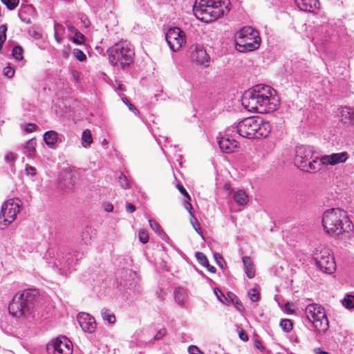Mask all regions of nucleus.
I'll return each instance as SVG.
<instances>
[{"mask_svg": "<svg viewBox=\"0 0 354 354\" xmlns=\"http://www.w3.org/2000/svg\"><path fill=\"white\" fill-rule=\"evenodd\" d=\"M280 326L283 331L288 333L292 330L293 324L290 319H284L281 321Z\"/></svg>", "mask_w": 354, "mask_h": 354, "instance_id": "28", "label": "nucleus"}, {"mask_svg": "<svg viewBox=\"0 0 354 354\" xmlns=\"http://www.w3.org/2000/svg\"><path fill=\"white\" fill-rule=\"evenodd\" d=\"M352 124H354V113H353V122Z\"/></svg>", "mask_w": 354, "mask_h": 354, "instance_id": "58", "label": "nucleus"}, {"mask_svg": "<svg viewBox=\"0 0 354 354\" xmlns=\"http://www.w3.org/2000/svg\"><path fill=\"white\" fill-rule=\"evenodd\" d=\"M126 211L129 213H133L136 211V206L131 203H128L126 205Z\"/></svg>", "mask_w": 354, "mask_h": 354, "instance_id": "48", "label": "nucleus"}, {"mask_svg": "<svg viewBox=\"0 0 354 354\" xmlns=\"http://www.w3.org/2000/svg\"><path fill=\"white\" fill-rule=\"evenodd\" d=\"M174 297L178 304L183 306L186 302L187 294L184 289L181 288H177L174 290Z\"/></svg>", "mask_w": 354, "mask_h": 354, "instance_id": "23", "label": "nucleus"}, {"mask_svg": "<svg viewBox=\"0 0 354 354\" xmlns=\"http://www.w3.org/2000/svg\"><path fill=\"white\" fill-rule=\"evenodd\" d=\"M58 134L54 131H48L44 135V140L45 143L49 146H53L57 140Z\"/></svg>", "mask_w": 354, "mask_h": 354, "instance_id": "24", "label": "nucleus"}, {"mask_svg": "<svg viewBox=\"0 0 354 354\" xmlns=\"http://www.w3.org/2000/svg\"><path fill=\"white\" fill-rule=\"evenodd\" d=\"M6 31L7 26L6 25L0 26V41L5 42L6 39Z\"/></svg>", "mask_w": 354, "mask_h": 354, "instance_id": "38", "label": "nucleus"}, {"mask_svg": "<svg viewBox=\"0 0 354 354\" xmlns=\"http://www.w3.org/2000/svg\"><path fill=\"white\" fill-rule=\"evenodd\" d=\"M67 28L69 32H73L74 34L76 31H78L73 26L71 25H68Z\"/></svg>", "mask_w": 354, "mask_h": 354, "instance_id": "54", "label": "nucleus"}, {"mask_svg": "<svg viewBox=\"0 0 354 354\" xmlns=\"http://www.w3.org/2000/svg\"><path fill=\"white\" fill-rule=\"evenodd\" d=\"M77 322L84 332L93 333L96 328V322L93 317L86 313H80L77 317Z\"/></svg>", "mask_w": 354, "mask_h": 354, "instance_id": "15", "label": "nucleus"}, {"mask_svg": "<svg viewBox=\"0 0 354 354\" xmlns=\"http://www.w3.org/2000/svg\"><path fill=\"white\" fill-rule=\"evenodd\" d=\"M274 91L267 85H257L245 93L242 104L248 111L259 113H270L279 106Z\"/></svg>", "mask_w": 354, "mask_h": 354, "instance_id": "1", "label": "nucleus"}, {"mask_svg": "<svg viewBox=\"0 0 354 354\" xmlns=\"http://www.w3.org/2000/svg\"><path fill=\"white\" fill-rule=\"evenodd\" d=\"M55 38L58 43L62 42V39L57 37V34L56 32H55Z\"/></svg>", "mask_w": 354, "mask_h": 354, "instance_id": "55", "label": "nucleus"}, {"mask_svg": "<svg viewBox=\"0 0 354 354\" xmlns=\"http://www.w3.org/2000/svg\"><path fill=\"white\" fill-rule=\"evenodd\" d=\"M4 42L0 41V53H2V48Z\"/></svg>", "mask_w": 354, "mask_h": 354, "instance_id": "56", "label": "nucleus"}, {"mask_svg": "<svg viewBox=\"0 0 354 354\" xmlns=\"http://www.w3.org/2000/svg\"><path fill=\"white\" fill-rule=\"evenodd\" d=\"M103 319L108 321L109 324H114L115 322V316L111 313V310L107 308H104L101 312Z\"/></svg>", "mask_w": 354, "mask_h": 354, "instance_id": "26", "label": "nucleus"}, {"mask_svg": "<svg viewBox=\"0 0 354 354\" xmlns=\"http://www.w3.org/2000/svg\"><path fill=\"white\" fill-rule=\"evenodd\" d=\"M189 352L191 354H203L199 348L196 346H191L189 347Z\"/></svg>", "mask_w": 354, "mask_h": 354, "instance_id": "47", "label": "nucleus"}, {"mask_svg": "<svg viewBox=\"0 0 354 354\" xmlns=\"http://www.w3.org/2000/svg\"><path fill=\"white\" fill-rule=\"evenodd\" d=\"M314 352L315 354H330L326 351H322L320 348H316L314 349Z\"/></svg>", "mask_w": 354, "mask_h": 354, "instance_id": "51", "label": "nucleus"}, {"mask_svg": "<svg viewBox=\"0 0 354 354\" xmlns=\"http://www.w3.org/2000/svg\"><path fill=\"white\" fill-rule=\"evenodd\" d=\"M105 210L108 212H111L113 210V205L111 203H108L105 206Z\"/></svg>", "mask_w": 354, "mask_h": 354, "instance_id": "52", "label": "nucleus"}, {"mask_svg": "<svg viewBox=\"0 0 354 354\" xmlns=\"http://www.w3.org/2000/svg\"><path fill=\"white\" fill-rule=\"evenodd\" d=\"M122 102H123L124 104H126L128 106V107H129V110H131V111H133L134 113H139V111H138V110L136 109V107L133 104H131V103L128 100V99H127V97H123V98L122 99Z\"/></svg>", "mask_w": 354, "mask_h": 354, "instance_id": "39", "label": "nucleus"}, {"mask_svg": "<svg viewBox=\"0 0 354 354\" xmlns=\"http://www.w3.org/2000/svg\"><path fill=\"white\" fill-rule=\"evenodd\" d=\"M73 54L74 57L80 62H83L86 59V55L78 48H75L73 50Z\"/></svg>", "mask_w": 354, "mask_h": 354, "instance_id": "34", "label": "nucleus"}, {"mask_svg": "<svg viewBox=\"0 0 354 354\" xmlns=\"http://www.w3.org/2000/svg\"><path fill=\"white\" fill-rule=\"evenodd\" d=\"M12 56L17 60H21L24 57V50L20 46H16L12 51Z\"/></svg>", "mask_w": 354, "mask_h": 354, "instance_id": "29", "label": "nucleus"}, {"mask_svg": "<svg viewBox=\"0 0 354 354\" xmlns=\"http://www.w3.org/2000/svg\"><path fill=\"white\" fill-rule=\"evenodd\" d=\"M237 142L235 140H231L228 136L222 137L218 140V145L221 151L224 153H233L237 147Z\"/></svg>", "mask_w": 354, "mask_h": 354, "instance_id": "17", "label": "nucleus"}, {"mask_svg": "<svg viewBox=\"0 0 354 354\" xmlns=\"http://www.w3.org/2000/svg\"><path fill=\"white\" fill-rule=\"evenodd\" d=\"M37 126L32 123H28L25 127V131L26 133H32L36 130Z\"/></svg>", "mask_w": 354, "mask_h": 354, "instance_id": "44", "label": "nucleus"}, {"mask_svg": "<svg viewBox=\"0 0 354 354\" xmlns=\"http://www.w3.org/2000/svg\"><path fill=\"white\" fill-rule=\"evenodd\" d=\"M305 313L317 332L321 333L328 330L329 322L324 307L317 304H310L306 307Z\"/></svg>", "mask_w": 354, "mask_h": 354, "instance_id": "8", "label": "nucleus"}, {"mask_svg": "<svg viewBox=\"0 0 354 354\" xmlns=\"http://www.w3.org/2000/svg\"><path fill=\"white\" fill-rule=\"evenodd\" d=\"M259 32L250 26H245L236 34V47L240 52H250L260 46Z\"/></svg>", "mask_w": 354, "mask_h": 354, "instance_id": "6", "label": "nucleus"}, {"mask_svg": "<svg viewBox=\"0 0 354 354\" xmlns=\"http://www.w3.org/2000/svg\"><path fill=\"white\" fill-rule=\"evenodd\" d=\"M35 291L25 290L19 296H15L9 304L8 310L12 315L20 317L33 308Z\"/></svg>", "mask_w": 354, "mask_h": 354, "instance_id": "7", "label": "nucleus"}, {"mask_svg": "<svg viewBox=\"0 0 354 354\" xmlns=\"http://www.w3.org/2000/svg\"><path fill=\"white\" fill-rule=\"evenodd\" d=\"M196 259L201 266H209V261L206 257V256L201 252H197L196 253Z\"/></svg>", "mask_w": 354, "mask_h": 354, "instance_id": "30", "label": "nucleus"}, {"mask_svg": "<svg viewBox=\"0 0 354 354\" xmlns=\"http://www.w3.org/2000/svg\"><path fill=\"white\" fill-rule=\"evenodd\" d=\"M322 226L324 232L330 236L348 233L353 229L352 222L347 213L339 208H330L324 212Z\"/></svg>", "mask_w": 354, "mask_h": 354, "instance_id": "2", "label": "nucleus"}, {"mask_svg": "<svg viewBox=\"0 0 354 354\" xmlns=\"http://www.w3.org/2000/svg\"><path fill=\"white\" fill-rule=\"evenodd\" d=\"M342 304L346 308H354V296L347 295L344 297Z\"/></svg>", "mask_w": 354, "mask_h": 354, "instance_id": "31", "label": "nucleus"}, {"mask_svg": "<svg viewBox=\"0 0 354 354\" xmlns=\"http://www.w3.org/2000/svg\"><path fill=\"white\" fill-rule=\"evenodd\" d=\"M150 227L155 231L159 232L161 230V227L159 225L158 223H157L156 221L150 219L149 221Z\"/></svg>", "mask_w": 354, "mask_h": 354, "instance_id": "40", "label": "nucleus"}, {"mask_svg": "<svg viewBox=\"0 0 354 354\" xmlns=\"http://www.w3.org/2000/svg\"><path fill=\"white\" fill-rule=\"evenodd\" d=\"M176 188L178 189V191L183 195L185 196L186 199H185V202L187 203H188L189 205V206L192 207V205L191 203H189L190 200H191V198H190V196L189 195V194L187 193V192L186 191V189L184 188V187L180 184V183H178L176 185Z\"/></svg>", "mask_w": 354, "mask_h": 354, "instance_id": "33", "label": "nucleus"}, {"mask_svg": "<svg viewBox=\"0 0 354 354\" xmlns=\"http://www.w3.org/2000/svg\"><path fill=\"white\" fill-rule=\"evenodd\" d=\"M236 129L239 136L248 139L266 138L271 131L268 122L254 116L243 119L236 126Z\"/></svg>", "mask_w": 354, "mask_h": 354, "instance_id": "4", "label": "nucleus"}, {"mask_svg": "<svg viewBox=\"0 0 354 354\" xmlns=\"http://www.w3.org/2000/svg\"><path fill=\"white\" fill-rule=\"evenodd\" d=\"M167 334V330L165 328H161L160 329L157 333L156 334V335L154 336V339H161L162 337H164L165 335Z\"/></svg>", "mask_w": 354, "mask_h": 354, "instance_id": "43", "label": "nucleus"}, {"mask_svg": "<svg viewBox=\"0 0 354 354\" xmlns=\"http://www.w3.org/2000/svg\"><path fill=\"white\" fill-rule=\"evenodd\" d=\"M230 1H194L193 12L197 19L208 23L216 20L230 9Z\"/></svg>", "mask_w": 354, "mask_h": 354, "instance_id": "3", "label": "nucleus"}, {"mask_svg": "<svg viewBox=\"0 0 354 354\" xmlns=\"http://www.w3.org/2000/svg\"><path fill=\"white\" fill-rule=\"evenodd\" d=\"M254 346L257 348L261 350V351H263L265 349V347L263 346L261 342L259 340H256L254 342Z\"/></svg>", "mask_w": 354, "mask_h": 354, "instance_id": "50", "label": "nucleus"}, {"mask_svg": "<svg viewBox=\"0 0 354 354\" xmlns=\"http://www.w3.org/2000/svg\"><path fill=\"white\" fill-rule=\"evenodd\" d=\"M313 148L308 145H299L296 147L295 165L301 170L315 173L321 169L318 157L313 158Z\"/></svg>", "mask_w": 354, "mask_h": 354, "instance_id": "5", "label": "nucleus"}, {"mask_svg": "<svg viewBox=\"0 0 354 354\" xmlns=\"http://www.w3.org/2000/svg\"><path fill=\"white\" fill-rule=\"evenodd\" d=\"M242 261L245 267V272L249 279H252L255 276V267L254 262L250 257H243Z\"/></svg>", "mask_w": 354, "mask_h": 354, "instance_id": "20", "label": "nucleus"}, {"mask_svg": "<svg viewBox=\"0 0 354 354\" xmlns=\"http://www.w3.org/2000/svg\"><path fill=\"white\" fill-rule=\"evenodd\" d=\"M297 8L302 11L317 13L320 8L319 1H295Z\"/></svg>", "mask_w": 354, "mask_h": 354, "instance_id": "18", "label": "nucleus"}, {"mask_svg": "<svg viewBox=\"0 0 354 354\" xmlns=\"http://www.w3.org/2000/svg\"><path fill=\"white\" fill-rule=\"evenodd\" d=\"M234 201L241 206L245 205L248 203V196L243 190L239 189L233 195Z\"/></svg>", "mask_w": 354, "mask_h": 354, "instance_id": "21", "label": "nucleus"}, {"mask_svg": "<svg viewBox=\"0 0 354 354\" xmlns=\"http://www.w3.org/2000/svg\"><path fill=\"white\" fill-rule=\"evenodd\" d=\"M72 41L77 44H82L84 43L85 37L82 33L76 31L74 34Z\"/></svg>", "mask_w": 354, "mask_h": 354, "instance_id": "32", "label": "nucleus"}, {"mask_svg": "<svg viewBox=\"0 0 354 354\" xmlns=\"http://www.w3.org/2000/svg\"><path fill=\"white\" fill-rule=\"evenodd\" d=\"M5 159L8 162H14L15 160V156L13 153L9 152L6 155Z\"/></svg>", "mask_w": 354, "mask_h": 354, "instance_id": "49", "label": "nucleus"}, {"mask_svg": "<svg viewBox=\"0 0 354 354\" xmlns=\"http://www.w3.org/2000/svg\"><path fill=\"white\" fill-rule=\"evenodd\" d=\"M207 270L212 272V273H215L216 272V268L213 266H211L209 263V266H205Z\"/></svg>", "mask_w": 354, "mask_h": 354, "instance_id": "53", "label": "nucleus"}, {"mask_svg": "<svg viewBox=\"0 0 354 354\" xmlns=\"http://www.w3.org/2000/svg\"><path fill=\"white\" fill-rule=\"evenodd\" d=\"M239 329V336L241 339H242L244 342H246L248 340V336L245 332V330L241 328V327H238Z\"/></svg>", "mask_w": 354, "mask_h": 354, "instance_id": "42", "label": "nucleus"}, {"mask_svg": "<svg viewBox=\"0 0 354 354\" xmlns=\"http://www.w3.org/2000/svg\"><path fill=\"white\" fill-rule=\"evenodd\" d=\"M3 74L6 77L11 78L15 74V70L10 66H6L3 70Z\"/></svg>", "mask_w": 354, "mask_h": 354, "instance_id": "37", "label": "nucleus"}, {"mask_svg": "<svg viewBox=\"0 0 354 354\" xmlns=\"http://www.w3.org/2000/svg\"><path fill=\"white\" fill-rule=\"evenodd\" d=\"M26 173L27 175L35 176L37 174V169L32 166H27L26 167Z\"/></svg>", "mask_w": 354, "mask_h": 354, "instance_id": "45", "label": "nucleus"}, {"mask_svg": "<svg viewBox=\"0 0 354 354\" xmlns=\"http://www.w3.org/2000/svg\"><path fill=\"white\" fill-rule=\"evenodd\" d=\"M37 142L35 138L27 141L24 145L25 153L29 158H33L36 153Z\"/></svg>", "mask_w": 354, "mask_h": 354, "instance_id": "22", "label": "nucleus"}, {"mask_svg": "<svg viewBox=\"0 0 354 354\" xmlns=\"http://www.w3.org/2000/svg\"><path fill=\"white\" fill-rule=\"evenodd\" d=\"M117 180L118 183L120 184V186L122 189H126L130 187L127 178L122 173L120 172L118 174V176H117Z\"/></svg>", "mask_w": 354, "mask_h": 354, "instance_id": "27", "label": "nucleus"}, {"mask_svg": "<svg viewBox=\"0 0 354 354\" xmlns=\"http://www.w3.org/2000/svg\"><path fill=\"white\" fill-rule=\"evenodd\" d=\"M192 60L197 65L208 66L210 57L202 47L196 46L191 55Z\"/></svg>", "mask_w": 354, "mask_h": 354, "instance_id": "16", "label": "nucleus"}, {"mask_svg": "<svg viewBox=\"0 0 354 354\" xmlns=\"http://www.w3.org/2000/svg\"><path fill=\"white\" fill-rule=\"evenodd\" d=\"M118 89L123 90V85L122 84H119Z\"/></svg>", "mask_w": 354, "mask_h": 354, "instance_id": "57", "label": "nucleus"}, {"mask_svg": "<svg viewBox=\"0 0 354 354\" xmlns=\"http://www.w3.org/2000/svg\"><path fill=\"white\" fill-rule=\"evenodd\" d=\"M248 296L253 302L257 301L259 299V292L255 288H252L249 291Z\"/></svg>", "mask_w": 354, "mask_h": 354, "instance_id": "36", "label": "nucleus"}, {"mask_svg": "<svg viewBox=\"0 0 354 354\" xmlns=\"http://www.w3.org/2000/svg\"><path fill=\"white\" fill-rule=\"evenodd\" d=\"M348 158V153L346 151L333 153L330 155H324L319 158L321 165L334 166L337 164L345 162Z\"/></svg>", "mask_w": 354, "mask_h": 354, "instance_id": "14", "label": "nucleus"}, {"mask_svg": "<svg viewBox=\"0 0 354 354\" xmlns=\"http://www.w3.org/2000/svg\"><path fill=\"white\" fill-rule=\"evenodd\" d=\"M82 140L84 147H87L93 142L91 132L89 129H86L83 131Z\"/></svg>", "mask_w": 354, "mask_h": 354, "instance_id": "25", "label": "nucleus"}, {"mask_svg": "<svg viewBox=\"0 0 354 354\" xmlns=\"http://www.w3.org/2000/svg\"><path fill=\"white\" fill-rule=\"evenodd\" d=\"M6 7L12 10H14L19 4V1H2Z\"/></svg>", "mask_w": 354, "mask_h": 354, "instance_id": "41", "label": "nucleus"}, {"mask_svg": "<svg viewBox=\"0 0 354 354\" xmlns=\"http://www.w3.org/2000/svg\"><path fill=\"white\" fill-rule=\"evenodd\" d=\"M108 54L113 66L119 65L124 67L131 63L133 52L125 43L121 41L110 47Z\"/></svg>", "mask_w": 354, "mask_h": 354, "instance_id": "9", "label": "nucleus"}, {"mask_svg": "<svg viewBox=\"0 0 354 354\" xmlns=\"http://www.w3.org/2000/svg\"><path fill=\"white\" fill-rule=\"evenodd\" d=\"M293 308H294V304H293L287 302L285 304V310L288 313H290V314L293 313L294 311H295Z\"/></svg>", "mask_w": 354, "mask_h": 354, "instance_id": "46", "label": "nucleus"}, {"mask_svg": "<svg viewBox=\"0 0 354 354\" xmlns=\"http://www.w3.org/2000/svg\"><path fill=\"white\" fill-rule=\"evenodd\" d=\"M139 241L142 243H147L149 241V234L145 230H140L138 234Z\"/></svg>", "mask_w": 354, "mask_h": 354, "instance_id": "35", "label": "nucleus"}, {"mask_svg": "<svg viewBox=\"0 0 354 354\" xmlns=\"http://www.w3.org/2000/svg\"><path fill=\"white\" fill-rule=\"evenodd\" d=\"M165 38L169 48L173 51H177L186 43L185 32L178 27L169 28Z\"/></svg>", "mask_w": 354, "mask_h": 354, "instance_id": "12", "label": "nucleus"}, {"mask_svg": "<svg viewBox=\"0 0 354 354\" xmlns=\"http://www.w3.org/2000/svg\"><path fill=\"white\" fill-rule=\"evenodd\" d=\"M317 266L323 272L332 274L335 270L336 264L330 250L327 248H321L317 250L314 254Z\"/></svg>", "mask_w": 354, "mask_h": 354, "instance_id": "10", "label": "nucleus"}, {"mask_svg": "<svg viewBox=\"0 0 354 354\" xmlns=\"http://www.w3.org/2000/svg\"><path fill=\"white\" fill-rule=\"evenodd\" d=\"M51 347L54 354H72V343L65 337H57L51 344H48L47 348Z\"/></svg>", "mask_w": 354, "mask_h": 354, "instance_id": "13", "label": "nucleus"}, {"mask_svg": "<svg viewBox=\"0 0 354 354\" xmlns=\"http://www.w3.org/2000/svg\"><path fill=\"white\" fill-rule=\"evenodd\" d=\"M353 113L351 108L344 106L339 109V120L346 124H352L353 122Z\"/></svg>", "mask_w": 354, "mask_h": 354, "instance_id": "19", "label": "nucleus"}, {"mask_svg": "<svg viewBox=\"0 0 354 354\" xmlns=\"http://www.w3.org/2000/svg\"><path fill=\"white\" fill-rule=\"evenodd\" d=\"M20 212L19 205L12 199L3 203L0 212V229L3 230L12 223Z\"/></svg>", "mask_w": 354, "mask_h": 354, "instance_id": "11", "label": "nucleus"}]
</instances>
